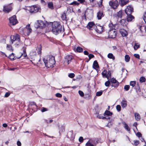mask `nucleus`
<instances>
[{"label":"nucleus","mask_w":146,"mask_h":146,"mask_svg":"<svg viewBox=\"0 0 146 146\" xmlns=\"http://www.w3.org/2000/svg\"><path fill=\"white\" fill-rule=\"evenodd\" d=\"M45 66L48 68H53L55 62L54 57L52 56L45 57L43 59Z\"/></svg>","instance_id":"nucleus-1"},{"label":"nucleus","mask_w":146,"mask_h":146,"mask_svg":"<svg viewBox=\"0 0 146 146\" xmlns=\"http://www.w3.org/2000/svg\"><path fill=\"white\" fill-rule=\"evenodd\" d=\"M52 32L56 35L60 33L62 29V26L57 22H54L52 24Z\"/></svg>","instance_id":"nucleus-2"},{"label":"nucleus","mask_w":146,"mask_h":146,"mask_svg":"<svg viewBox=\"0 0 146 146\" xmlns=\"http://www.w3.org/2000/svg\"><path fill=\"white\" fill-rule=\"evenodd\" d=\"M24 9L29 11L30 13H35L39 11L40 8L36 5H34L31 7H25Z\"/></svg>","instance_id":"nucleus-3"},{"label":"nucleus","mask_w":146,"mask_h":146,"mask_svg":"<svg viewBox=\"0 0 146 146\" xmlns=\"http://www.w3.org/2000/svg\"><path fill=\"white\" fill-rule=\"evenodd\" d=\"M98 143V140L96 138H91L86 143L85 146H96Z\"/></svg>","instance_id":"nucleus-4"},{"label":"nucleus","mask_w":146,"mask_h":146,"mask_svg":"<svg viewBox=\"0 0 146 146\" xmlns=\"http://www.w3.org/2000/svg\"><path fill=\"white\" fill-rule=\"evenodd\" d=\"M12 43L13 44L14 42H16L17 45L19 44V43L20 40V36L18 34H15V35L12 36L11 37Z\"/></svg>","instance_id":"nucleus-5"},{"label":"nucleus","mask_w":146,"mask_h":146,"mask_svg":"<svg viewBox=\"0 0 146 146\" xmlns=\"http://www.w3.org/2000/svg\"><path fill=\"white\" fill-rule=\"evenodd\" d=\"M109 5L111 8L114 9H117L119 5L118 1L117 0L110 1Z\"/></svg>","instance_id":"nucleus-6"},{"label":"nucleus","mask_w":146,"mask_h":146,"mask_svg":"<svg viewBox=\"0 0 146 146\" xmlns=\"http://www.w3.org/2000/svg\"><path fill=\"white\" fill-rule=\"evenodd\" d=\"M73 59V56L71 55H67L65 57L63 64L65 65L68 64Z\"/></svg>","instance_id":"nucleus-7"},{"label":"nucleus","mask_w":146,"mask_h":146,"mask_svg":"<svg viewBox=\"0 0 146 146\" xmlns=\"http://www.w3.org/2000/svg\"><path fill=\"white\" fill-rule=\"evenodd\" d=\"M108 33L109 38H114L116 37L117 32L115 29H112L109 30Z\"/></svg>","instance_id":"nucleus-8"},{"label":"nucleus","mask_w":146,"mask_h":146,"mask_svg":"<svg viewBox=\"0 0 146 146\" xmlns=\"http://www.w3.org/2000/svg\"><path fill=\"white\" fill-rule=\"evenodd\" d=\"M9 22L12 25H15L18 22L16 19V17L15 15H13L9 19Z\"/></svg>","instance_id":"nucleus-9"},{"label":"nucleus","mask_w":146,"mask_h":146,"mask_svg":"<svg viewBox=\"0 0 146 146\" xmlns=\"http://www.w3.org/2000/svg\"><path fill=\"white\" fill-rule=\"evenodd\" d=\"M133 12V9L131 6H128L125 10V13L127 15L131 14Z\"/></svg>","instance_id":"nucleus-10"},{"label":"nucleus","mask_w":146,"mask_h":146,"mask_svg":"<svg viewBox=\"0 0 146 146\" xmlns=\"http://www.w3.org/2000/svg\"><path fill=\"white\" fill-rule=\"evenodd\" d=\"M12 10V7L10 5H7L4 6L3 11L6 13H8Z\"/></svg>","instance_id":"nucleus-11"},{"label":"nucleus","mask_w":146,"mask_h":146,"mask_svg":"<svg viewBox=\"0 0 146 146\" xmlns=\"http://www.w3.org/2000/svg\"><path fill=\"white\" fill-rule=\"evenodd\" d=\"M110 82L114 84L112 85V86L115 88L117 87L119 85V82L116 79H111L110 80Z\"/></svg>","instance_id":"nucleus-12"},{"label":"nucleus","mask_w":146,"mask_h":146,"mask_svg":"<svg viewBox=\"0 0 146 146\" xmlns=\"http://www.w3.org/2000/svg\"><path fill=\"white\" fill-rule=\"evenodd\" d=\"M24 31L27 35H29V34L31 32L32 30L31 28L30 27V25L29 24L26 27Z\"/></svg>","instance_id":"nucleus-13"},{"label":"nucleus","mask_w":146,"mask_h":146,"mask_svg":"<svg viewBox=\"0 0 146 146\" xmlns=\"http://www.w3.org/2000/svg\"><path fill=\"white\" fill-rule=\"evenodd\" d=\"M129 2V0H119V4L122 7L126 5Z\"/></svg>","instance_id":"nucleus-14"},{"label":"nucleus","mask_w":146,"mask_h":146,"mask_svg":"<svg viewBox=\"0 0 146 146\" xmlns=\"http://www.w3.org/2000/svg\"><path fill=\"white\" fill-rule=\"evenodd\" d=\"M96 27V29L95 30L97 33H100L103 31L104 28L103 27L100 26H98Z\"/></svg>","instance_id":"nucleus-15"},{"label":"nucleus","mask_w":146,"mask_h":146,"mask_svg":"<svg viewBox=\"0 0 146 146\" xmlns=\"http://www.w3.org/2000/svg\"><path fill=\"white\" fill-rule=\"evenodd\" d=\"M120 32L123 36H126L128 35L127 32V31L124 29H120Z\"/></svg>","instance_id":"nucleus-16"},{"label":"nucleus","mask_w":146,"mask_h":146,"mask_svg":"<svg viewBox=\"0 0 146 146\" xmlns=\"http://www.w3.org/2000/svg\"><path fill=\"white\" fill-rule=\"evenodd\" d=\"M37 24V27H41L43 28L45 26L44 22L42 21H38Z\"/></svg>","instance_id":"nucleus-17"},{"label":"nucleus","mask_w":146,"mask_h":146,"mask_svg":"<svg viewBox=\"0 0 146 146\" xmlns=\"http://www.w3.org/2000/svg\"><path fill=\"white\" fill-rule=\"evenodd\" d=\"M97 17L98 19H100L104 15L102 11H99L98 12L97 15Z\"/></svg>","instance_id":"nucleus-18"},{"label":"nucleus","mask_w":146,"mask_h":146,"mask_svg":"<svg viewBox=\"0 0 146 146\" xmlns=\"http://www.w3.org/2000/svg\"><path fill=\"white\" fill-rule=\"evenodd\" d=\"M95 26L93 22H90L88 23L87 25L88 28L90 29L92 28L93 27H94Z\"/></svg>","instance_id":"nucleus-19"},{"label":"nucleus","mask_w":146,"mask_h":146,"mask_svg":"<svg viewBox=\"0 0 146 146\" xmlns=\"http://www.w3.org/2000/svg\"><path fill=\"white\" fill-rule=\"evenodd\" d=\"M117 17L118 18H121L122 16V10H120L119 12H117L116 15Z\"/></svg>","instance_id":"nucleus-20"},{"label":"nucleus","mask_w":146,"mask_h":146,"mask_svg":"<svg viewBox=\"0 0 146 146\" xmlns=\"http://www.w3.org/2000/svg\"><path fill=\"white\" fill-rule=\"evenodd\" d=\"M127 21H131L134 19V17L131 14H130V15H127Z\"/></svg>","instance_id":"nucleus-21"},{"label":"nucleus","mask_w":146,"mask_h":146,"mask_svg":"<svg viewBox=\"0 0 146 146\" xmlns=\"http://www.w3.org/2000/svg\"><path fill=\"white\" fill-rule=\"evenodd\" d=\"M112 114V113L110 111L106 110L105 111V115L104 116H105L106 115H107V116H108V117H106V118H108V119L110 118V116H111Z\"/></svg>","instance_id":"nucleus-22"},{"label":"nucleus","mask_w":146,"mask_h":146,"mask_svg":"<svg viewBox=\"0 0 146 146\" xmlns=\"http://www.w3.org/2000/svg\"><path fill=\"white\" fill-rule=\"evenodd\" d=\"M120 23L123 26H126L127 24V22L125 19H122L120 21Z\"/></svg>","instance_id":"nucleus-23"},{"label":"nucleus","mask_w":146,"mask_h":146,"mask_svg":"<svg viewBox=\"0 0 146 146\" xmlns=\"http://www.w3.org/2000/svg\"><path fill=\"white\" fill-rule=\"evenodd\" d=\"M93 67L95 69L98 68L99 67L97 61L95 60L94 62L93 65Z\"/></svg>","instance_id":"nucleus-24"},{"label":"nucleus","mask_w":146,"mask_h":146,"mask_svg":"<svg viewBox=\"0 0 146 146\" xmlns=\"http://www.w3.org/2000/svg\"><path fill=\"white\" fill-rule=\"evenodd\" d=\"M135 118L137 121L139 120L141 118L139 114L137 113H136L135 114Z\"/></svg>","instance_id":"nucleus-25"},{"label":"nucleus","mask_w":146,"mask_h":146,"mask_svg":"<svg viewBox=\"0 0 146 146\" xmlns=\"http://www.w3.org/2000/svg\"><path fill=\"white\" fill-rule=\"evenodd\" d=\"M58 126L59 127V132L60 133V132H62L64 131V126L62 125L60 126L59 125H58Z\"/></svg>","instance_id":"nucleus-26"},{"label":"nucleus","mask_w":146,"mask_h":146,"mask_svg":"<svg viewBox=\"0 0 146 146\" xmlns=\"http://www.w3.org/2000/svg\"><path fill=\"white\" fill-rule=\"evenodd\" d=\"M107 71L106 70H104L102 73V75L104 78H106L108 79V75L106 74Z\"/></svg>","instance_id":"nucleus-27"},{"label":"nucleus","mask_w":146,"mask_h":146,"mask_svg":"<svg viewBox=\"0 0 146 146\" xmlns=\"http://www.w3.org/2000/svg\"><path fill=\"white\" fill-rule=\"evenodd\" d=\"M121 106L123 108H124L127 106V102L125 100H123L121 102Z\"/></svg>","instance_id":"nucleus-28"},{"label":"nucleus","mask_w":146,"mask_h":146,"mask_svg":"<svg viewBox=\"0 0 146 146\" xmlns=\"http://www.w3.org/2000/svg\"><path fill=\"white\" fill-rule=\"evenodd\" d=\"M48 6L50 9H54L53 3L52 2H50L48 3Z\"/></svg>","instance_id":"nucleus-29"},{"label":"nucleus","mask_w":146,"mask_h":146,"mask_svg":"<svg viewBox=\"0 0 146 146\" xmlns=\"http://www.w3.org/2000/svg\"><path fill=\"white\" fill-rule=\"evenodd\" d=\"M76 51L78 52H81L83 51V48L80 47L78 46L76 49Z\"/></svg>","instance_id":"nucleus-30"},{"label":"nucleus","mask_w":146,"mask_h":146,"mask_svg":"<svg viewBox=\"0 0 146 146\" xmlns=\"http://www.w3.org/2000/svg\"><path fill=\"white\" fill-rule=\"evenodd\" d=\"M123 124L124 125V127L125 129L127 131H130V128H129L128 125L125 122L123 123Z\"/></svg>","instance_id":"nucleus-31"},{"label":"nucleus","mask_w":146,"mask_h":146,"mask_svg":"<svg viewBox=\"0 0 146 146\" xmlns=\"http://www.w3.org/2000/svg\"><path fill=\"white\" fill-rule=\"evenodd\" d=\"M108 58L112 59L113 60H114L115 59V57L113 56V55L112 53H109L108 55Z\"/></svg>","instance_id":"nucleus-32"},{"label":"nucleus","mask_w":146,"mask_h":146,"mask_svg":"<svg viewBox=\"0 0 146 146\" xmlns=\"http://www.w3.org/2000/svg\"><path fill=\"white\" fill-rule=\"evenodd\" d=\"M9 58L11 60H14L15 59V57L14 56V54L13 53L11 54L9 56Z\"/></svg>","instance_id":"nucleus-33"},{"label":"nucleus","mask_w":146,"mask_h":146,"mask_svg":"<svg viewBox=\"0 0 146 146\" xmlns=\"http://www.w3.org/2000/svg\"><path fill=\"white\" fill-rule=\"evenodd\" d=\"M139 81L141 83L145 82V78L144 77L142 76L140 78Z\"/></svg>","instance_id":"nucleus-34"},{"label":"nucleus","mask_w":146,"mask_h":146,"mask_svg":"<svg viewBox=\"0 0 146 146\" xmlns=\"http://www.w3.org/2000/svg\"><path fill=\"white\" fill-rule=\"evenodd\" d=\"M140 47L139 44L138 43H135L134 47V49L135 50H137Z\"/></svg>","instance_id":"nucleus-35"},{"label":"nucleus","mask_w":146,"mask_h":146,"mask_svg":"<svg viewBox=\"0 0 146 146\" xmlns=\"http://www.w3.org/2000/svg\"><path fill=\"white\" fill-rule=\"evenodd\" d=\"M130 59V58L129 56L127 55H126L125 56V60L126 62H128L129 61Z\"/></svg>","instance_id":"nucleus-36"},{"label":"nucleus","mask_w":146,"mask_h":146,"mask_svg":"<svg viewBox=\"0 0 146 146\" xmlns=\"http://www.w3.org/2000/svg\"><path fill=\"white\" fill-rule=\"evenodd\" d=\"M103 93V92L102 91H100L97 92L96 93V96H101Z\"/></svg>","instance_id":"nucleus-37"},{"label":"nucleus","mask_w":146,"mask_h":146,"mask_svg":"<svg viewBox=\"0 0 146 146\" xmlns=\"http://www.w3.org/2000/svg\"><path fill=\"white\" fill-rule=\"evenodd\" d=\"M135 84L136 82L135 81H131L130 82V85L132 87H133L135 86Z\"/></svg>","instance_id":"nucleus-38"},{"label":"nucleus","mask_w":146,"mask_h":146,"mask_svg":"<svg viewBox=\"0 0 146 146\" xmlns=\"http://www.w3.org/2000/svg\"><path fill=\"white\" fill-rule=\"evenodd\" d=\"M79 4V3H78L76 1H74L73 2L71 3L70 4V5H78Z\"/></svg>","instance_id":"nucleus-39"},{"label":"nucleus","mask_w":146,"mask_h":146,"mask_svg":"<svg viewBox=\"0 0 146 146\" xmlns=\"http://www.w3.org/2000/svg\"><path fill=\"white\" fill-rule=\"evenodd\" d=\"M61 17L63 20H66V14L65 13L63 14L62 16Z\"/></svg>","instance_id":"nucleus-40"},{"label":"nucleus","mask_w":146,"mask_h":146,"mask_svg":"<svg viewBox=\"0 0 146 146\" xmlns=\"http://www.w3.org/2000/svg\"><path fill=\"white\" fill-rule=\"evenodd\" d=\"M68 76L70 78H72L74 77L75 74L74 73H71L68 75Z\"/></svg>","instance_id":"nucleus-41"},{"label":"nucleus","mask_w":146,"mask_h":146,"mask_svg":"<svg viewBox=\"0 0 146 146\" xmlns=\"http://www.w3.org/2000/svg\"><path fill=\"white\" fill-rule=\"evenodd\" d=\"M98 118L99 119H104L106 118V119H108V118H106V117H103V116H102V115H98L97 116Z\"/></svg>","instance_id":"nucleus-42"},{"label":"nucleus","mask_w":146,"mask_h":146,"mask_svg":"<svg viewBox=\"0 0 146 146\" xmlns=\"http://www.w3.org/2000/svg\"><path fill=\"white\" fill-rule=\"evenodd\" d=\"M78 93L79 94V95L82 97H83L84 95V93L81 90H79L78 91Z\"/></svg>","instance_id":"nucleus-43"},{"label":"nucleus","mask_w":146,"mask_h":146,"mask_svg":"<svg viewBox=\"0 0 146 146\" xmlns=\"http://www.w3.org/2000/svg\"><path fill=\"white\" fill-rule=\"evenodd\" d=\"M110 84V81H106L105 83V85L106 86L108 87L109 86Z\"/></svg>","instance_id":"nucleus-44"},{"label":"nucleus","mask_w":146,"mask_h":146,"mask_svg":"<svg viewBox=\"0 0 146 146\" xmlns=\"http://www.w3.org/2000/svg\"><path fill=\"white\" fill-rule=\"evenodd\" d=\"M129 88V86L128 85H126L125 86L124 89L126 91L128 90Z\"/></svg>","instance_id":"nucleus-45"},{"label":"nucleus","mask_w":146,"mask_h":146,"mask_svg":"<svg viewBox=\"0 0 146 146\" xmlns=\"http://www.w3.org/2000/svg\"><path fill=\"white\" fill-rule=\"evenodd\" d=\"M116 109L117 110L119 111L121 110V107L120 105H117L116 106Z\"/></svg>","instance_id":"nucleus-46"},{"label":"nucleus","mask_w":146,"mask_h":146,"mask_svg":"<svg viewBox=\"0 0 146 146\" xmlns=\"http://www.w3.org/2000/svg\"><path fill=\"white\" fill-rule=\"evenodd\" d=\"M48 110V109L47 108L42 107V109L41 110V111L42 112H44L45 111H46Z\"/></svg>","instance_id":"nucleus-47"},{"label":"nucleus","mask_w":146,"mask_h":146,"mask_svg":"<svg viewBox=\"0 0 146 146\" xmlns=\"http://www.w3.org/2000/svg\"><path fill=\"white\" fill-rule=\"evenodd\" d=\"M143 18L145 22L146 23V12L144 14Z\"/></svg>","instance_id":"nucleus-48"},{"label":"nucleus","mask_w":146,"mask_h":146,"mask_svg":"<svg viewBox=\"0 0 146 146\" xmlns=\"http://www.w3.org/2000/svg\"><path fill=\"white\" fill-rule=\"evenodd\" d=\"M56 96L59 98H61L62 97V95L59 93H57L56 95Z\"/></svg>","instance_id":"nucleus-49"},{"label":"nucleus","mask_w":146,"mask_h":146,"mask_svg":"<svg viewBox=\"0 0 146 146\" xmlns=\"http://www.w3.org/2000/svg\"><path fill=\"white\" fill-rule=\"evenodd\" d=\"M7 49L10 50H12V49L11 48V46L10 45H9L8 44L7 45Z\"/></svg>","instance_id":"nucleus-50"},{"label":"nucleus","mask_w":146,"mask_h":146,"mask_svg":"<svg viewBox=\"0 0 146 146\" xmlns=\"http://www.w3.org/2000/svg\"><path fill=\"white\" fill-rule=\"evenodd\" d=\"M88 56L89 59H90L94 57V55L92 54H90L88 55Z\"/></svg>","instance_id":"nucleus-51"},{"label":"nucleus","mask_w":146,"mask_h":146,"mask_svg":"<svg viewBox=\"0 0 146 146\" xmlns=\"http://www.w3.org/2000/svg\"><path fill=\"white\" fill-rule=\"evenodd\" d=\"M139 143V141H134V144L135 146L137 145Z\"/></svg>","instance_id":"nucleus-52"},{"label":"nucleus","mask_w":146,"mask_h":146,"mask_svg":"<svg viewBox=\"0 0 146 146\" xmlns=\"http://www.w3.org/2000/svg\"><path fill=\"white\" fill-rule=\"evenodd\" d=\"M83 138L82 137H80L79 139V141L81 142H83Z\"/></svg>","instance_id":"nucleus-53"},{"label":"nucleus","mask_w":146,"mask_h":146,"mask_svg":"<svg viewBox=\"0 0 146 146\" xmlns=\"http://www.w3.org/2000/svg\"><path fill=\"white\" fill-rule=\"evenodd\" d=\"M134 56L136 58H138V59H139V54H134Z\"/></svg>","instance_id":"nucleus-54"},{"label":"nucleus","mask_w":146,"mask_h":146,"mask_svg":"<svg viewBox=\"0 0 146 146\" xmlns=\"http://www.w3.org/2000/svg\"><path fill=\"white\" fill-rule=\"evenodd\" d=\"M136 135L138 137H141L142 136V135L141 133L139 132H137L136 133Z\"/></svg>","instance_id":"nucleus-55"},{"label":"nucleus","mask_w":146,"mask_h":146,"mask_svg":"<svg viewBox=\"0 0 146 146\" xmlns=\"http://www.w3.org/2000/svg\"><path fill=\"white\" fill-rule=\"evenodd\" d=\"M38 54H41V47H39V48H38Z\"/></svg>","instance_id":"nucleus-56"},{"label":"nucleus","mask_w":146,"mask_h":146,"mask_svg":"<svg viewBox=\"0 0 146 146\" xmlns=\"http://www.w3.org/2000/svg\"><path fill=\"white\" fill-rule=\"evenodd\" d=\"M10 95V93L8 92H6L5 95V97H8Z\"/></svg>","instance_id":"nucleus-57"},{"label":"nucleus","mask_w":146,"mask_h":146,"mask_svg":"<svg viewBox=\"0 0 146 146\" xmlns=\"http://www.w3.org/2000/svg\"><path fill=\"white\" fill-rule=\"evenodd\" d=\"M107 75H108V78L111 77V72L110 71H108V74Z\"/></svg>","instance_id":"nucleus-58"},{"label":"nucleus","mask_w":146,"mask_h":146,"mask_svg":"<svg viewBox=\"0 0 146 146\" xmlns=\"http://www.w3.org/2000/svg\"><path fill=\"white\" fill-rule=\"evenodd\" d=\"M17 144L18 146H21V142L19 141H17Z\"/></svg>","instance_id":"nucleus-59"},{"label":"nucleus","mask_w":146,"mask_h":146,"mask_svg":"<svg viewBox=\"0 0 146 146\" xmlns=\"http://www.w3.org/2000/svg\"><path fill=\"white\" fill-rule=\"evenodd\" d=\"M78 1H79L80 3H82L85 1V0H78Z\"/></svg>","instance_id":"nucleus-60"},{"label":"nucleus","mask_w":146,"mask_h":146,"mask_svg":"<svg viewBox=\"0 0 146 146\" xmlns=\"http://www.w3.org/2000/svg\"><path fill=\"white\" fill-rule=\"evenodd\" d=\"M84 54L85 55H88L89 54V53H88V52L87 51H86V50L84 51Z\"/></svg>","instance_id":"nucleus-61"},{"label":"nucleus","mask_w":146,"mask_h":146,"mask_svg":"<svg viewBox=\"0 0 146 146\" xmlns=\"http://www.w3.org/2000/svg\"><path fill=\"white\" fill-rule=\"evenodd\" d=\"M7 126V125L6 123H3V126L4 127H6Z\"/></svg>","instance_id":"nucleus-62"},{"label":"nucleus","mask_w":146,"mask_h":146,"mask_svg":"<svg viewBox=\"0 0 146 146\" xmlns=\"http://www.w3.org/2000/svg\"><path fill=\"white\" fill-rule=\"evenodd\" d=\"M1 55H2V56H3V57H4V56H5V57L7 56L3 52H1Z\"/></svg>","instance_id":"nucleus-63"},{"label":"nucleus","mask_w":146,"mask_h":146,"mask_svg":"<svg viewBox=\"0 0 146 146\" xmlns=\"http://www.w3.org/2000/svg\"><path fill=\"white\" fill-rule=\"evenodd\" d=\"M137 122H135L133 124V126L135 127L136 128H137Z\"/></svg>","instance_id":"nucleus-64"}]
</instances>
